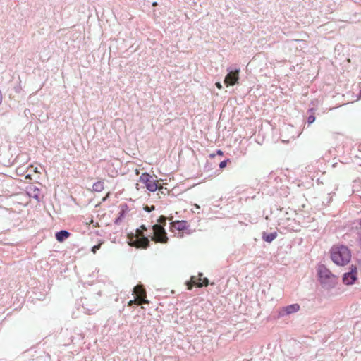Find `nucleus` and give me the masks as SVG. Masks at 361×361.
<instances>
[{
  "label": "nucleus",
  "instance_id": "ddd939ff",
  "mask_svg": "<svg viewBox=\"0 0 361 361\" xmlns=\"http://www.w3.org/2000/svg\"><path fill=\"white\" fill-rule=\"evenodd\" d=\"M27 192L30 197L34 198L38 202L40 201V189L38 187L35 185H31L27 188Z\"/></svg>",
  "mask_w": 361,
  "mask_h": 361
},
{
  "label": "nucleus",
  "instance_id": "393cba45",
  "mask_svg": "<svg viewBox=\"0 0 361 361\" xmlns=\"http://www.w3.org/2000/svg\"><path fill=\"white\" fill-rule=\"evenodd\" d=\"M358 241L361 244V231L358 233Z\"/></svg>",
  "mask_w": 361,
  "mask_h": 361
},
{
  "label": "nucleus",
  "instance_id": "c756f323",
  "mask_svg": "<svg viewBox=\"0 0 361 361\" xmlns=\"http://www.w3.org/2000/svg\"><path fill=\"white\" fill-rule=\"evenodd\" d=\"M197 208H198V209H200V206H198V205H197V204H196V205H195V209H197Z\"/></svg>",
  "mask_w": 361,
  "mask_h": 361
},
{
  "label": "nucleus",
  "instance_id": "f8f14e48",
  "mask_svg": "<svg viewBox=\"0 0 361 361\" xmlns=\"http://www.w3.org/2000/svg\"><path fill=\"white\" fill-rule=\"evenodd\" d=\"M200 279H197L195 276H192L190 278V281L193 283L195 286L198 287H204L207 286L209 285V279L206 277L202 278L203 274L199 273Z\"/></svg>",
  "mask_w": 361,
  "mask_h": 361
},
{
  "label": "nucleus",
  "instance_id": "a211bd4d",
  "mask_svg": "<svg viewBox=\"0 0 361 361\" xmlns=\"http://www.w3.org/2000/svg\"><path fill=\"white\" fill-rule=\"evenodd\" d=\"M229 162H231L230 159H224V160L220 161L218 164L219 169H224L227 166L228 163H229Z\"/></svg>",
  "mask_w": 361,
  "mask_h": 361
},
{
  "label": "nucleus",
  "instance_id": "a878e982",
  "mask_svg": "<svg viewBox=\"0 0 361 361\" xmlns=\"http://www.w3.org/2000/svg\"><path fill=\"white\" fill-rule=\"evenodd\" d=\"M215 157H216V155H215L214 154H211L209 155V157H210V159H214V158H215Z\"/></svg>",
  "mask_w": 361,
  "mask_h": 361
},
{
  "label": "nucleus",
  "instance_id": "412c9836",
  "mask_svg": "<svg viewBox=\"0 0 361 361\" xmlns=\"http://www.w3.org/2000/svg\"><path fill=\"white\" fill-rule=\"evenodd\" d=\"M99 248V245H94L92 247V251L95 253L97 250H98Z\"/></svg>",
  "mask_w": 361,
  "mask_h": 361
},
{
  "label": "nucleus",
  "instance_id": "cd10ccee",
  "mask_svg": "<svg viewBox=\"0 0 361 361\" xmlns=\"http://www.w3.org/2000/svg\"><path fill=\"white\" fill-rule=\"evenodd\" d=\"M358 98L361 99V88L359 91V93H358Z\"/></svg>",
  "mask_w": 361,
  "mask_h": 361
},
{
  "label": "nucleus",
  "instance_id": "f03ea898",
  "mask_svg": "<svg viewBox=\"0 0 361 361\" xmlns=\"http://www.w3.org/2000/svg\"><path fill=\"white\" fill-rule=\"evenodd\" d=\"M330 257L336 264L345 266L351 259V252L347 246L343 245L333 246L330 250Z\"/></svg>",
  "mask_w": 361,
  "mask_h": 361
},
{
  "label": "nucleus",
  "instance_id": "4be33fe9",
  "mask_svg": "<svg viewBox=\"0 0 361 361\" xmlns=\"http://www.w3.org/2000/svg\"><path fill=\"white\" fill-rule=\"evenodd\" d=\"M136 304L135 300H130L128 302V306L134 307V305Z\"/></svg>",
  "mask_w": 361,
  "mask_h": 361
},
{
  "label": "nucleus",
  "instance_id": "39448f33",
  "mask_svg": "<svg viewBox=\"0 0 361 361\" xmlns=\"http://www.w3.org/2000/svg\"><path fill=\"white\" fill-rule=\"evenodd\" d=\"M139 181L145 184V188L149 192H155L159 190L157 180L153 179L152 176L147 172H144L139 178Z\"/></svg>",
  "mask_w": 361,
  "mask_h": 361
},
{
  "label": "nucleus",
  "instance_id": "7ed1b4c3",
  "mask_svg": "<svg viewBox=\"0 0 361 361\" xmlns=\"http://www.w3.org/2000/svg\"><path fill=\"white\" fill-rule=\"evenodd\" d=\"M317 275L318 280L323 288L330 290L335 288L338 278L324 264L318 266Z\"/></svg>",
  "mask_w": 361,
  "mask_h": 361
},
{
  "label": "nucleus",
  "instance_id": "9b49d317",
  "mask_svg": "<svg viewBox=\"0 0 361 361\" xmlns=\"http://www.w3.org/2000/svg\"><path fill=\"white\" fill-rule=\"evenodd\" d=\"M119 209L120 211L118 214V216L114 220V224L116 225H119L122 222L129 211L128 205L126 203L121 204Z\"/></svg>",
  "mask_w": 361,
  "mask_h": 361
},
{
  "label": "nucleus",
  "instance_id": "f3484780",
  "mask_svg": "<svg viewBox=\"0 0 361 361\" xmlns=\"http://www.w3.org/2000/svg\"><path fill=\"white\" fill-rule=\"evenodd\" d=\"M92 190L95 192H101L104 190V182L97 181L92 185Z\"/></svg>",
  "mask_w": 361,
  "mask_h": 361
},
{
  "label": "nucleus",
  "instance_id": "aec40b11",
  "mask_svg": "<svg viewBox=\"0 0 361 361\" xmlns=\"http://www.w3.org/2000/svg\"><path fill=\"white\" fill-rule=\"evenodd\" d=\"M144 209L147 212H150L152 209H154V206H152L150 209L149 208L148 206H146L144 207Z\"/></svg>",
  "mask_w": 361,
  "mask_h": 361
},
{
  "label": "nucleus",
  "instance_id": "dca6fc26",
  "mask_svg": "<svg viewBox=\"0 0 361 361\" xmlns=\"http://www.w3.org/2000/svg\"><path fill=\"white\" fill-rule=\"evenodd\" d=\"M217 165L216 162H212L209 160H207L206 164L204 167V171L209 172L210 171H212Z\"/></svg>",
  "mask_w": 361,
  "mask_h": 361
},
{
  "label": "nucleus",
  "instance_id": "7c9ffc66",
  "mask_svg": "<svg viewBox=\"0 0 361 361\" xmlns=\"http://www.w3.org/2000/svg\"><path fill=\"white\" fill-rule=\"evenodd\" d=\"M197 208H198V209H200V206H198V205H197V204H196V205H195V209H197Z\"/></svg>",
  "mask_w": 361,
  "mask_h": 361
},
{
  "label": "nucleus",
  "instance_id": "2f4dec72",
  "mask_svg": "<svg viewBox=\"0 0 361 361\" xmlns=\"http://www.w3.org/2000/svg\"><path fill=\"white\" fill-rule=\"evenodd\" d=\"M360 225L361 226V219H360Z\"/></svg>",
  "mask_w": 361,
  "mask_h": 361
},
{
  "label": "nucleus",
  "instance_id": "6ab92c4d",
  "mask_svg": "<svg viewBox=\"0 0 361 361\" xmlns=\"http://www.w3.org/2000/svg\"><path fill=\"white\" fill-rule=\"evenodd\" d=\"M315 119L316 117L314 114H310L307 120L308 125L313 123L315 121Z\"/></svg>",
  "mask_w": 361,
  "mask_h": 361
},
{
  "label": "nucleus",
  "instance_id": "6e6552de",
  "mask_svg": "<svg viewBox=\"0 0 361 361\" xmlns=\"http://www.w3.org/2000/svg\"><path fill=\"white\" fill-rule=\"evenodd\" d=\"M299 310L300 305L297 303L285 306L279 310V317H282L297 312Z\"/></svg>",
  "mask_w": 361,
  "mask_h": 361
},
{
  "label": "nucleus",
  "instance_id": "b1692460",
  "mask_svg": "<svg viewBox=\"0 0 361 361\" xmlns=\"http://www.w3.org/2000/svg\"><path fill=\"white\" fill-rule=\"evenodd\" d=\"M216 154L218 155H220V156H223L224 155V152L221 149H217L216 150Z\"/></svg>",
  "mask_w": 361,
  "mask_h": 361
},
{
  "label": "nucleus",
  "instance_id": "5701e85b",
  "mask_svg": "<svg viewBox=\"0 0 361 361\" xmlns=\"http://www.w3.org/2000/svg\"><path fill=\"white\" fill-rule=\"evenodd\" d=\"M314 111H315V109L314 108H310L308 109V112L310 113V114H314Z\"/></svg>",
  "mask_w": 361,
  "mask_h": 361
},
{
  "label": "nucleus",
  "instance_id": "2eb2a0df",
  "mask_svg": "<svg viewBox=\"0 0 361 361\" xmlns=\"http://www.w3.org/2000/svg\"><path fill=\"white\" fill-rule=\"evenodd\" d=\"M278 234L276 231L272 233H267L263 231L262 233V239L267 243H271L273 242L277 237Z\"/></svg>",
  "mask_w": 361,
  "mask_h": 361
},
{
  "label": "nucleus",
  "instance_id": "0eeeda50",
  "mask_svg": "<svg viewBox=\"0 0 361 361\" xmlns=\"http://www.w3.org/2000/svg\"><path fill=\"white\" fill-rule=\"evenodd\" d=\"M228 73L225 76L224 78V83L228 86V85H235V84L238 83L239 80V72L240 69L238 68H228Z\"/></svg>",
  "mask_w": 361,
  "mask_h": 361
},
{
  "label": "nucleus",
  "instance_id": "9d476101",
  "mask_svg": "<svg viewBox=\"0 0 361 361\" xmlns=\"http://www.w3.org/2000/svg\"><path fill=\"white\" fill-rule=\"evenodd\" d=\"M189 224L187 221H175L170 223V231L173 232L175 230L181 231L188 229Z\"/></svg>",
  "mask_w": 361,
  "mask_h": 361
},
{
  "label": "nucleus",
  "instance_id": "423d86ee",
  "mask_svg": "<svg viewBox=\"0 0 361 361\" xmlns=\"http://www.w3.org/2000/svg\"><path fill=\"white\" fill-rule=\"evenodd\" d=\"M357 280V267L351 264L349 271L344 273L342 276L343 283L346 286L353 285Z\"/></svg>",
  "mask_w": 361,
  "mask_h": 361
},
{
  "label": "nucleus",
  "instance_id": "1a4fd4ad",
  "mask_svg": "<svg viewBox=\"0 0 361 361\" xmlns=\"http://www.w3.org/2000/svg\"><path fill=\"white\" fill-rule=\"evenodd\" d=\"M133 292L135 295V299L141 302L147 303L146 290L142 286H135L133 288Z\"/></svg>",
  "mask_w": 361,
  "mask_h": 361
},
{
  "label": "nucleus",
  "instance_id": "4468645a",
  "mask_svg": "<svg viewBox=\"0 0 361 361\" xmlns=\"http://www.w3.org/2000/svg\"><path fill=\"white\" fill-rule=\"evenodd\" d=\"M71 235V233H69L66 230H60L55 233V238L59 243H63L65 241L69 236Z\"/></svg>",
  "mask_w": 361,
  "mask_h": 361
},
{
  "label": "nucleus",
  "instance_id": "20e7f679",
  "mask_svg": "<svg viewBox=\"0 0 361 361\" xmlns=\"http://www.w3.org/2000/svg\"><path fill=\"white\" fill-rule=\"evenodd\" d=\"M166 220V217L161 215L157 219L156 224L149 226L153 231L154 242L160 243H166L168 242L169 238L165 229Z\"/></svg>",
  "mask_w": 361,
  "mask_h": 361
},
{
  "label": "nucleus",
  "instance_id": "bb28decb",
  "mask_svg": "<svg viewBox=\"0 0 361 361\" xmlns=\"http://www.w3.org/2000/svg\"><path fill=\"white\" fill-rule=\"evenodd\" d=\"M216 85L218 88H221V85L220 84V82H216Z\"/></svg>",
  "mask_w": 361,
  "mask_h": 361
},
{
  "label": "nucleus",
  "instance_id": "f257e3e1",
  "mask_svg": "<svg viewBox=\"0 0 361 361\" xmlns=\"http://www.w3.org/2000/svg\"><path fill=\"white\" fill-rule=\"evenodd\" d=\"M149 226L142 224L136 228L135 233H131L129 236L128 244L131 247L139 249H147L150 246V242L154 241L153 232L149 234L147 233Z\"/></svg>",
  "mask_w": 361,
  "mask_h": 361
},
{
  "label": "nucleus",
  "instance_id": "c85d7f7f",
  "mask_svg": "<svg viewBox=\"0 0 361 361\" xmlns=\"http://www.w3.org/2000/svg\"><path fill=\"white\" fill-rule=\"evenodd\" d=\"M157 5V3L156 1L153 2L152 3V6H156Z\"/></svg>",
  "mask_w": 361,
  "mask_h": 361
}]
</instances>
